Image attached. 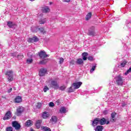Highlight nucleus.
<instances>
[{
  "mask_svg": "<svg viewBox=\"0 0 131 131\" xmlns=\"http://www.w3.org/2000/svg\"><path fill=\"white\" fill-rule=\"evenodd\" d=\"M39 56L41 59H45V58L49 57V55H47L46 52L43 51H42L39 53Z\"/></svg>",
  "mask_w": 131,
  "mask_h": 131,
  "instance_id": "11",
  "label": "nucleus"
},
{
  "mask_svg": "<svg viewBox=\"0 0 131 131\" xmlns=\"http://www.w3.org/2000/svg\"><path fill=\"white\" fill-rule=\"evenodd\" d=\"M7 26L9 28H13L14 27V24L12 21H8L7 23Z\"/></svg>",
  "mask_w": 131,
  "mask_h": 131,
  "instance_id": "27",
  "label": "nucleus"
},
{
  "mask_svg": "<svg viewBox=\"0 0 131 131\" xmlns=\"http://www.w3.org/2000/svg\"><path fill=\"white\" fill-rule=\"evenodd\" d=\"M109 123H110L109 121H107L106 122V124H109Z\"/></svg>",
  "mask_w": 131,
  "mask_h": 131,
  "instance_id": "50",
  "label": "nucleus"
},
{
  "mask_svg": "<svg viewBox=\"0 0 131 131\" xmlns=\"http://www.w3.org/2000/svg\"><path fill=\"white\" fill-rule=\"evenodd\" d=\"M51 85H52L53 88L56 90H58V89H59V85H58V83H57L55 80L51 81Z\"/></svg>",
  "mask_w": 131,
  "mask_h": 131,
  "instance_id": "13",
  "label": "nucleus"
},
{
  "mask_svg": "<svg viewBox=\"0 0 131 131\" xmlns=\"http://www.w3.org/2000/svg\"><path fill=\"white\" fill-rule=\"evenodd\" d=\"M47 69L43 68H41L39 71V75L40 76H45L47 74Z\"/></svg>",
  "mask_w": 131,
  "mask_h": 131,
  "instance_id": "10",
  "label": "nucleus"
},
{
  "mask_svg": "<svg viewBox=\"0 0 131 131\" xmlns=\"http://www.w3.org/2000/svg\"><path fill=\"white\" fill-rule=\"evenodd\" d=\"M116 81L119 85H121L123 83V79H122V77L119 75L116 77Z\"/></svg>",
  "mask_w": 131,
  "mask_h": 131,
  "instance_id": "3",
  "label": "nucleus"
},
{
  "mask_svg": "<svg viewBox=\"0 0 131 131\" xmlns=\"http://www.w3.org/2000/svg\"><path fill=\"white\" fill-rule=\"evenodd\" d=\"M126 104H124V103H122V107H124V106H125Z\"/></svg>",
  "mask_w": 131,
  "mask_h": 131,
  "instance_id": "48",
  "label": "nucleus"
},
{
  "mask_svg": "<svg viewBox=\"0 0 131 131\" xmlns=\"http://www.w3.org/2000/svg\"><path fill=\"white\" fill-rule=\"evenodd\" d=\"M6 75L8 76V81H12L14 79V73L12 70H9L6 72Z\"/></svg>",
  "mask_w": 131,
  "mask_h": 131,
  "instance_id": "1",
  "label": "nucleus"
},
{
  "mask_svg": "<svg viewBox=\"0 0 131 131\" xmlns=\"http://www.w3.org/2000/svg\"><path fill=\"white\" fill-rule=\"evenodd\" d=\"M41 129H43L45 131H51V129L47 126H42Z\"/></svg>",
  "mask_w": 131,
  "mask_h": 131,
  "instance_id": "31",
  "label": "nucleus"
},
{
  "mask_svg": "<svg viewBox=\"0 0 131 131\" xmlns=\"http://www.w3.org/2000/svg\"><path fill=\"white\" fill-rule=\"evenodd\" d=\"M31 30L32 32H37V30H39L41 33H46V31L43 28H36L33 27L31 28Z\"/></svg>",
  "mask_w": 131,
  "mask_h": 131,
  "instance_id": "2",
  "label": "nucleus"
},
{
  "mask_svg": "<svg viewBox=\"0 0 131 131\" xmlns=\"http://www.w3.org/2000/svg\"><path fill=\"white\" fill-rule=\"evenodd\" d=\"M78 128H81V126H78Z\"/></svg>",
  "mask_w": 131,
  "mask_h": 131,
  "instance_id": "51",
  "label": "nucleus"
},
{
  "mask_svg": "<svg viewBox=\"0 0 131 131\" xmlns=\"http://www.w3.org/2000/svg\"><path fill=\"white\" fill-rule=\"evenodd\" d=\"M29 1H30L31 2H34V1L35 0H29Z\"/></svg>",
  "mask_w": 131,
  "mask_h": 131,
  "instance_id": "52",
  "label": "nucleus"
},
{
  "mask_svg": "<svg viewBox=\"0 0 131 131\" xmlns=\"http://www.w3.org/2000/svg\"><path fill=\"white\" fill-rule=\"evenodd\" d=\"M129 72H131V67L129 68V69L125 73V75H127Z\"/></svg>",
  "mask_w": 131,
  "mask_h": 131,
  "instance_id": "39",
  "label": "nucleus"
},
{
  "mask_svg": "<svg viewBox=\"0 0 131 131\" xmlns=\"http://www.w3.org/2000/svg\"><path fill=\"white\" fill-rule=\"evenodd\" d=\"M60 111L61 113H66V108L62 107L60 108Z\"/></svg>",
  "mask_w": 131,
  "mask_h": 131,
  "instance_id": "35",
  "label": "nucleus"
},
{
  "mask_svg": "<svg viewBox=\"0 0 131 131\" xmlns=\"http://www.w3.org/2000/svg\"><path fill=\"white\" fill-rule=\"evenodd\" d=\"M49 61V59H45L40 61V64H46Z\"/></svg>",
  "mask_w": 131,
  "mask_h": 131,
  "instance_id": "33",
  "label": "nucleus"
},
{
  "mask_svg": "<svg viewBox=\"0 0 131 131\" xmlns=\"http://www.w3.org/2000/svg\"><path fill=\"white\" fill-rule=\"evenodd\" d=\"M41 122H42L41 120H39L36 121V126L37 128H39V127H40V124H41Z\"/></svg>",
  "mask_w": 131,
  "mask_h": 131,
  "instance_id": "22",
  "label": "nucleus"
},
{
  "mask_svg": "<svg viewBox=\"0 0 131 131\" xmlns=\"http://www.w3.org/2000/svg\"><path fill=\"white\" fill-rule=\"evenodd\" d=\"M6 131H13V127H7L6 128Z\"/></svg>",
  "mask_w": 131,
  "mask_h": 131,
  "instance_id": "37",
  "label": "nucleus"
},
{
  "mask_svg": "<svg viewBox=\"0 0 131 131\" xmlns=\"http://www.w3.org/2000/svg\"><path fill=\"white\" fill-rule=\"evenodd\" d=\"M103 130V126H97L95 129V131H102Z\"/></svg>",
  "mask_w": 131,
  "mask_h": 131,
  "instance_id": "29",
  "label": "nucleus"
},
{
  "mask_svg": "<svg viewBox=\"0 0 131 131\" xmlns=\"http://www.w3.org/2000/svg\"><path fill=\"white\" fill-rule=\"evenodd\" d=\"M33 123V122L31 120H28L26 123V125L27 126H31Z\"/></svg>",
  "mask_w": 131,
  "mask_h": 131,
  "instance_id": "21",
  "label": "nucleus"
},
{
  "mask_svg": "<svg viewBox=\"0 0 131 131\" xmlns=\"http://www.w3.org/2000/svg\"><path fill=\"white\" fill-rule=\"evenodd\" d=\"M11 117H12V113H11V112L8 111L4 116L3 118V120H8V119H10Z\"/></svg>",
  "mask_w": 131,
  "mask_h": 131,
  "instance_id": "8",
  "label": "nucleus"
},
{
  "mask_svg": "<svg viewBox=\"0 0 131 131\" xmlns=\"http://www.w3.org/2000/svg\"><path fill=\"white\" fill-rule=\"evenodd\" d=\"M13 56L14 57H17L18 58V59H22L23 58V54H17V53L15 52L13 54Z\"/></svg>",
  "mask_w": 131,
  "mask_h": 131,
  "instance_id": "19",
  "label": "nucleus"
},
{
  "mask_svg": "<svg viewBox=\"0 0 131 131\" xmlns=\"http://www.w3.org/2000/svg\"><path fill=\"white\" fill-rule=\"evenodd\" d=\"M12 88H11L10 89H9V90H8V93H11V92H12Z\"/></svg>",
  "mask_w": 131,
  "mask_h": 131,
  "instance_id": "47",
  "label": "nucleus"
},
{
  "mask_svg": "<svg viewBox=\"0 0 131 131\" xmlns=\"http://www.w3.org/2000/svg\"><path fill=\"white\" fill-rule=\"evenodd\" d=\"M63 2H65L66 3H69L70 0H63Z\"/></svg>",
  "mask_w": 131,
  "mask_h": 131,
  "instance_id": "46",
  "label": "nucleus"
},
{
  "mask_svg": "<svg viewBox=\"0 0 131 131\" xmlns=\"http://www.w3.org/2000/svg\"><path fill=\"white\" fill-rule=\"evenodd\" d=\"M116 115H117V114L116 113H112L111 115L110 121H111L112 122H115V121H116Z\"/></svg>",
  "mask_w": 131,
  "mask_h": 131,
  "instance_id": "7",
  "label": "nucleus"
},
{
  "mask_svg": "<svg viewBox=\"0 0 131 131\" xmlns=\"http://www.w3.org/2000/svg\"><path fill=\"white\" fill-rule=\"evenodd\" d=\"M103 114H104L105 115H106V114H108V111L107 110H105L103 112Z\"/></svg>",
  "mask_w": 131,
  "mask_h": 131,
  "instance_id": "44",
  "label": "nucleus"
},
{
  "mask_svg": "<svg viewBox=\"0 0 131 131\" xmlns=\"http://www.w3.org/2000/svg\"><path fill=\"white\" fill-rule=\"evenodd\" d=\"M88 60L89 61H93V60H94V57H93L92 56H89L88 57Z\"/></svg>",
  "mask_w": 131,
  "mask_h": 131,
  "instance_id": "43",
  "label": "nucleus"
},
{
  "mask_svg": "<svg viewBox=\"0 0 131 131\" xmlns=\"http://www.w3.org/2000/svg\"><path fill=\"white\" fill-rule=\"evenodd\" d=\"M110 89H111L112 90V88L113 89H114V85H111L110 86Z\"/></svg>",
  "mask_w": 131,
  "mask_h": 131,
  "instance_id": "45",
  "label": "nucleus"
},
{
  "mask_svg": "<svg viewBox=\"0 0 131 131\" xmlns=\"http://www.w3.org/2000/svg\"><path fill=\"white\" fill-rule=\"evenodd\" d=\"M126 63H127V61L125 60H124L122 61L119 67H125V65H126Z\"/></svg>",
  "mask_w": 131,
  "mask_h": 131,
  "instance_id": "25",
  "label": "nucleus"
},
{
  "mask_svg": "<svg viewBox=\"0 0 131 131\" xmlns=\"http://www.w3.org/2000/svg\"><path fill=\"white\" fill-rule=\"evenodd\" d=\"M96 67H97V64L96 63L93 64L91 69L90 70L91 73H93V72H94V71L96 70Z\"/></svg>",
  "mask_w": 131,
  "mask_h": 131,
  "instance_id": "24",
  "label": "nucleus"
},
{
  "mask_svg": "<svg viewBox=\"0 0 131 131\" xmlns=\"http://www.w3.org/2000/svg\"><path fill=\"white\" fill-rule=\"evenodd\" d=\"M49 106L50 107H54V106H55V104H54V102H51L49 103Z\"/></svg>",
  "mask_w": 131,
  "mask_h": 131,
  "instance_id": "41",
  "label": "nucleus"
},
{
  "mask_svg": "<svg viewBox=\"0 0 131 131\" xmlns=\"http://www.w3.org/2000/svg\"><path fill=\"white\" fill-rule=\"evenodd\" d=\"M50 117V113L47 112H44L42 114V118H43V119H47V118H49Z\"/></svg>",
  "mask_w": 131,
  "mask_h": 131,
  "instance_id": "16",
  "label": "nucleus"
},
{
  "mask_svg": "<svg viewBox=\"0 0 131 131\" xmlns=\"http://www.w3.org/2000/svg\"><path fill=\"white\" fill-rule=\"evenodd\" d=\"M40 107H41V103L39 102L37 104V108H38L39 109Z\"/></svg>",
  "mask_w": 131,
  "mask_h": 131,
  "instance_id": "42",
  "label": "nucleus"
},
{
  "mask_svg": "<svg viewBox=\"0 0 131 131\" xmlns=\"http://www.w3.org/2000/svg\"><path fill=\"white\" fill-rule=\"evenodd\" d=\"M15 103L19 104L22 102V97L21 96H17L14 99Z\"/></svg>",
  "mask_w": 131,
  "mask_h": 131,
  "instance_id": "17",
  "label": "nucleus"
},
{
  "mask_svg": "<svg viewBox=\"0 0 131 131\" xmlns=\"http://www.w3.org/2000/svg\"><path fill=\"white\" fill-rule=\"evenodd\" d=\"M46 22H47V19L46 18L41 19L39 21V24H45V23H46Z\"/></svg>",
  "mask_w": 131,
  "mask_h": 131,
  "instance_id": "30",
  "label": "nucleus"
},
{
  "mask_svg": "<svg viewBox=\"0 0 131 131\" xmlns=\"http://www.w3.org/2000/svg\"><path fill=\"white\" fill-rule=\"evenodd\" d=\"M50 121L52 122V124H55L58 121V118L56 116H53L50 119Z\"/></svg>",
  "mask_w": 131,
  "mask_h": 131,
  "instance_id": "14",
  "label": "nucleus"
},
{
  "mask_svg": "<svg viewBox=\"0 0 131 131\" xmlns=\"http://www.w3.org/2000/svg\"><path fill=\"white\" fill-rule=\"evenodd\" d=\"M91 17H92V12H89L86 15V20L88 21V20H90V19H91Z\"/></svg>",
  "mask_w": 131,
  "mask_h": 131,
  "instance_id": "28",
  "label": "nucleus"
},
{
  "mask_svg": "<svg viewBox=\"0 0 131 131\" xmlns=\"http://www.w3.org/2000/svg\"><path fill=\"white\" fill-rule=\"evenodd\" d=\"M99 123H100V119L97 118L95 119H94L92 122L93 126H97V125H98Z\"/></svg>",
  "mask_w": 131,
  "mask_h": 131,
  "instance_id": "15",
  "label": "nucleus"
},
{
  "mask_svg": "<svg viewBox=\"0 0 131 131\" xmlns=\"http://www.w3.org/2000/svg\"><path fill=\"white\" fill-rule=\"evenodd\" d=\"M72 86H71L70 88H69L68 89V93H73V92H74V88H72Z\"/></svg>",
  "mask_w": 131,
  "mask_h": 131,
  "instance_id": "32",
  "label": "nucleus"
},
{
  "mask_svg": "<svg viewBox=\"0 0 131 131\" xmlns=\"http://www.w3.org/2000/svg\"><path fill=\"white\" fill-rule=\"evenodd\" d=\"M24 111V107L22 106H19L16 110V115L19 116L22 112Z\"/></svg>",
  "mask_w": 131,
  "mask_h": 131,
  "instance_id": "12",
  "label": "nucleus"
},
{
  "mask_svg": "<svg viewBox=\"0 0 131 131\" xmlns=\"http://www.w3.org/2000/svg\"><path fill=\"white\" fill-rule=\"evenodd\" d=\"M32 62H33V59H32V58H28L27 59V63L28 64H31Z\"/></svg>",
  "mask_w": 131,
  "mask_h": 131,
  "instance_id": "34",
  "label": "nucleus"
},
{
  "mask_svg": "<svg viewBox=\"0 0 131 131\" xmlns=\"http://www.w3.org/2000/svg\"><path fill=\"white\" fill-rule=\"evenodd\" d=\"M77 63H78V65H82V64H83V60L81 58H78L77 60Z\"/></svg>",
  "mask_w": 131,
  "mask_h": 131,
  "instance_id": "26",
  "label": "nucleus"
},
{
  "mask_svg": "<svg viewBox=\"0 0 131 131\" xmlns=\"http://www.w3.org/2000/svg\"><path fill=\"white\" fill-rule=\"evenodd\" d=\"M50 8L48 6H45L42 8V11L43 13H49L50 12Z\"/></svg>",
  "mask_w": 131,
  "mask_h": 131,
  "instance_id": "18",
  "label": "nucleus"
},
{
  "mask_svg": "<svg viewBox=\"0 0 131 131\" xmlns=\"http://www.w3.org/2000/svg\"><path fill=\"white\" fill-rule=\"evenodd\" d=\"M66 89V86L65 85L61 86L59 88V90L60 91H65Z\"/></svg>",
  "mask_w": 131,
  "mask_h": 131,
  "instance_id": "38",
  "label": "nucleus"
},
{
  "mask_svg": "<svg viewBox=\"0 0 131 131\" xmlns=\"http://www.w3.org/2000/svg\"><path fill=\"white\" fill-rule=\"evenodd\" d=\"M81 84H82L81 82H76L72 84V86L74 88V90H77V89H79L80 86H81Z\"/></svg>",
  "mask_w": 131,
  "mask_h": 131,
  "instance_id": "4",
  "label": "nucleus"
},
{
  "mask_svg": "<svg viewBox=\"0 0 131 131\" xmlns=\"http://www.w3.org/2000/svg\"><path fill=\"white\" fill-rule=\"evenodd\" d=\"M39 40V39L37 37H36V36H34V37H33L32 38H29V39L28 40V42H37V41Z\"/></svg>",
  "mask_w": 131,
  "mask_h": 131,
  "instance_id": "9",
  "label": "nucleus"
},
{
  "mask_svg": "<svg viewBox=\"0 0 131 131\" xmlns=\"http://www.w3.org/2000/svg\"><path fill=\"white\" fill-rule=\"evenodd\" d=\"M49 87L48 86H44V88H43V92H45V93H47V92H48V91H49Z\"/></svg>",
  "mask_w": 131,
  "mask_h": 131,
  "instance_id": "36",
  "label": "nucleus"
},
{
  "mask_svg": "<svg viewBox=\"0 0 131 131\" xmlns=\"http://www.w3.org/2000/svg\"><path fill=\"white\" fill-rule=\"evenodd\" d=\"M3 49V46L2 45H0V49Z\"/></svg>",
  "mask_w": 131,
  "mask_h": 131,
  "instance_id": "49",
  "label": "nucleus"
},
{
  "mask_svg": "<svg viewBox=\"0 0 131 131\" xmlns=\"http://www.w3.org/2000/svg\"><path fill=\"white\" fill-rule=\"evenodd\" d=\"M88 54L86 52H84L82 53V59H83V60H84V61H85L88 59V57H88Z\"/></svg>",
  "mask_w": 131,
  "mask_h": 131,
  "instance_id": "23",
  "label": "nucleus"
},
{
  "mask_svg": "<svg viewBox=\"0 0 131 131\" xmlns=\"http://www.w3.org/2000/svg\"><path fill=\"white\" fill-rule=\"evenodd\" d=\"M88 34L89 35H91L92 36H94L95 35V27L92 26L89 28Z\"/></svg>",
  "mask_w": 131,
  "mask_h": 131,
  "instance_id": "6",
  "label": "nucleus"
},
{
  "mask_svg": "<svg viewBox=\"0 0 131 131\" xmlns=\"http://www.w3.org/2000/svg\"><path fill=\"white\" fill-rule=\"evenodd\" d=\"M13 127H14L16 130H18V129H20L21 128V125H20V124L18 123V122L15 121L12 122V123Z\"/></svg>",
  "mask_w": 131,
  "mask_h": 131,
  "instance_id": "5",
  "label": "nucleus"
},
{
  "mask_svg": "<svg viewBox=\"0 0 131 131\" xmlns=\"http://www.w3.org/2000/svg\"><path fill=\"white\" fill-rule=\"evenodd\" d=\"M64 62V58H60L59 60V64H62Z\"/></svg>",
  "mask_w": 131,
  "mask_h": 131,
  "instance_id": "40",
  "label": "nucleus"
},
{
  "mask_svg": "<svg viewBox=\"0 0 131 131\" xmlns=\"http://www.w3.org/2000/svg\"><path fill=\"white\" fill-rule=\"evenodd\" d=\"M99 123L101 124V125H103V124H106V119L104 118H103L101 119H99Z\"/></svg>",
  "mask_w": 131,
  "mask_h": 131,
  "instance_id": "20",
  "label": "nucleus"
}]
</instances>
